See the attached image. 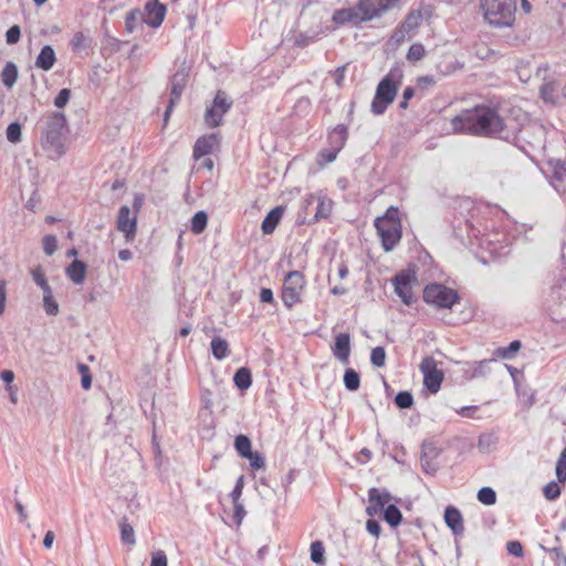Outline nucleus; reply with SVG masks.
<instances>
[{
    "label": "nucleus",
    "mask_w": 566,
    "mask_h": 566,
    "mask_svg": "<svg viewBox=\"0 0 566 566\" xmlns=\"http://www.w3.org/2000/svg\"><path fill=\"white\" fill-rule=\"evenodd\" d=\"M455 132L493 135L503 129V119L490 107L463 111L452 119Z\"/></svg>",
    "instance_id": "f257e3e1"
},
{
    "label": "nucleus",
    "mask_w": 566,
    "mask_h": 566,
    "mask_svg": "<svg viewBox=\"0 0 566 566\" xmlns=\"http://www.w3.org/2000/svg\"><path fill=\"white\" fill-rule=\"evenodd\" d=\"M402 76V69L397 66L392 67L389 73L380 81L371 103V111L374 114H382L387 106L394 102Z\"/></svg>",
    "instance_id": "f03ea898"
},
{
    "label": "nucleus",
    "mask_w": 566,
    "mask_h": 566,
    "mask_svg": "<svg viewBox=\"0 0 566 566\" xmlns=\"http://www.w3.org/2000/svg\"><path fill=\"white\" fill-rule=\"evenodd\" d=\"M66 133V118L64 114L54 112L49 115L43 129L42 145L56 156L65 153L64 140Z\"/></svg>",
    "instance_id": "7ed1b4c3"
},
{
    "label": "nucleus",
    "mask_w": 566,
    "mask_h": 566,
    "mask_svg": "<svg viewBox=\"0 0 566 566\" xmlns=\"http://www.w3.org/2000/svg\"><path fill=\"white\" fill-rule=\"evenodd\" d=\"M482 10L485 21L494 27H512L515 21L516 0H483Z\"/></svg>",
    "instance_id": "20e7f679"
},
{
    "label": "nucleus",
    "mask_w": 566,
    "mask_h": 566,
    "mask_svg": "<svg viewBox=\"0 0 566 566\" xmlns=\"http://www.w3.org/2000/svg\"><path fill=\"white\" fill-rule=\"evenodd\" d=\"M375 227L385 251H391L401 239V222L398 209L390 207L385 216L375 220Z\"/></svg>",
    "instance_id": "39448f33"
},
{
    "label": "nucleus",
    "mask_w": 566,
    "mask_h": 566,
    "mask_svg": "<svg viewBox=\"0 0 566 566\" xmlns=\"http://www.w3.org/2000/svg\"><path fill=\"white\" fill-rule=\"evenodd\" d=\"M423 300L437 308H451L459 301V296L454 290L436 283L424 287Z\"/></svg>",
    "instance_id": "423d86ee"
},
{
    "label": "nucleus",
    "mask_w": 566,
    "mask_h": 566,
    "mask_svg": "<svg viewBox=\"0 0 566 566\" xmlns=\"http://www.w3.org/2000/svg\"><path fill=\"white\" fill-rule=\"evenodd\" d=\"M230 101L223 91H218L212 105L205 113V122L209 127H217L221 124L223 115L230 109Z\"/></svg>",
    "instance_id": "0eeeda50"
},
{
    "label": "nucleus",
    "mask_w": 566,
    "mask_h": 566,
    "mask_svg": "<svg viewBox=\"0 0 566 566\" xmlns=\"http://www.w3.org/2000/svg\"><path fill=\"white\" fill-rule=\"evenodd\" d=\"M419 368L423 375L426 388L432 394L438 392L444 376L443 373L438 369L434 358L431 356L424 357Z\"/></svg>",
    "instance_id": "6e6552de"
},
{
    "label": "nucleus",
    "mask_w": 566,
    "mask_h": 566,
    "mask_svg": "<svg viewBox=\"0 0 566 566\" xmlns=\"http://www.w3.org/2000/svg\"><path fill=\"white\" fill-rule=\"evenodd\" d=\"M417 282V277L415 273L411 272H400L392 279V284L395 286V293L400 297V300L406 305H411L415 302L413 295V284Z\"/></svg>",
    "instance_id": "1a4fd4ad"
},
{
    "label": "nucleus",
    "mask_w": 566,
    "mask_h": 566,
    "mask_svg": "<svg viewBox=\"0 0 566 566\" xmlns=\"http://www.w3.org/2000/svg\"><path fill=\"white\" fill-rule=\"evenodd\" d=\"M305 281L301 272L293 271L285 275V306H292L302 301Z\"/></svg>",
    "instance_id": "9d476101"
},
{
    "label": "nucleus",
    "mask_w": 566,
    "mask_h": 566,
    "mask_svg": "<svg viewBox=\"0 0 566 566\" xmlns=\"http://www.w3.org/2000/svg\"><path fill=\"white\" fill-rule=\"evenodd\" d=\"M117 230L124 233L126 241L134 240L137 229V213L128 206H122L116 221Z\"/></svg>",
    "instance_id": "9b49d317"
},
{
    "label": "nucleus",
    "mask_w": 566,
    "mask_h": 566,
    "mask_svg": "<svg viewBox=\"0 0 566 566\" xmlns=\"http://www.w3.org/2000/svg\"><path fill=\"white\" fill-rule=\"evenodd\" d=\"M188 81V72L185 67L181 70H178L171 77L170 81V99L169 104L165 111V120H167L168 116L170 115L174 106L178 103L180 99V96L184 92V88Z\"/></svg>",
    "instance_id": "f8f14e48"
},
{
    "label": "nucleus",
    "mask_w": 566,
    "mask_h": 566,
    "mask_svg": "<svg viewBox=\"0 0 566 566\" xmlns=\"http://www.w3.org/2000/svg\"><path fill=\"white\" fill-rule=\"evenodd\" d=\"M398 0H360L358 8L363 19L369 21L389 10Z\"/></svg>",
    "instance_id": "ddd939ff"
},
{
    "label": "nucleus",
    "mask_w": 566,
    "mask_h": 566,
    "mask_svg": "<svg viewBox=\"0 0 566 566\" xmlns=\"http://www.w3.org/2000/svg\"><path fill=\"white\" fill-rule=\"evenodd\" d=\"M218 145V134L212 133L209 135L201 136L195 143L192 156L196 160H199L201 157L210 155Z\"/></svg>",
    "instance_id": "4468645a"
},
{
    "label": "nucleus",
    "mask_w": 566,
    "mask_h": 566,
    "mask_svg": "<svg viewBox=\"0 0 566 566\" xmlns=\"http://www.w3.org/2000/svg\"><path fill=\"white\" fill-rule=\"evenodd\" d=\"M305 208L308 209L312 205L316 203L314 219L315 221H319L322 219H326L332 210H333V201L328 199L326 196H311L306 199Z\"/></svg>",
    "instance_id": "2eb2a0df"
},
{
    "label": "nucleus",
    "mask_w": 566,
    "mask_h": 566,
    "mask_svg": "<svg viewBox=\"0 0 566 566\" xmlns=\"http://www.w3.org/2000/svg\"><path fill=\"white\" fill-rule=\"evenodd\" d=\"M334 356L343 364L349 363L350 355V336L347 333H340L335 337V343L332 347Z\"/></svg>",
    "instance_id": "dca6fc26"
},
{
    "label": "nucleus",
    "mask_w": 566,
    "mask_h": 566,
    "mask_svg": "<svg viewBox=\"0 0 566 566\" xmlns=\"http://www.w3.org/2000/svg\"><path fill=\"white\" fill-rule=\"evenodd\" d=\"M166 8L158 2H149L146 6L144 21L151 28H158L165 19Z\"/></svg>",
    "instance_id": "f3484780"
},
{
    "label": "nucleus",
    "mask_w": 566,
    "mask_h": 566,
    "mask_svg": "<svg viewBox=\"0 0 566 566\" xmlns=\"http://www.w3.org/2000/svg\"><path fill=\"white\" fill-rule=\"evenodd\" d=\"M444 522L455 536L464 533L463 517L458 509L448 506L444 511Z\"/></svg>",
    "instance_id": "a211bd4d"
},
{
    "label": "nucleus",
    "mask_w": 566,
    "mask_h": 566,
    "mask_svg": "<svg viewBox=\"0 0 566 566\" xmlns=\"http://www.w3.org/2000/svg\"><path fill=\"white\" fill-rule=\"evenodd\" d=\"M361 15L363 14L357 6L356 8H348L336 11L333 14V21L338 24L348 22L357 24L359 22L366 21Z\"/></svg>",
    "instance_id": "6ab92c4d"
},
{
    "label": "nucleus",
    "mask_w": 566,
    "mask_h": 566,
    "mask_svg": "<svg viewBox=\"0 0 566 566\" xmlns=\"http://www.w3.org/2000/svg\"><path fill=\"white\" fill-rule=\"evenodd\" d=\"M558 83L554 77H544V83L539 87L541 97L546 103L556 104L558 102Z\"/></svg>",
    "instance_id": "aec40b11"
},
{
    "label": "nucleus",
    "mask_w": 566,
    "mask_h": 566,
    "mask_svg": "<svg viewBox=\"0 0 566 566\" xmlns=\"http://www.w3.org/2000/svg\"><path fill=\"white\" fill-rule=\"evenodd\" d=\"M56 61L55 52L51 45H44L35 59V66L42 71H50Z\"/></svg>",
    "instance_id": "412c9836"
},
{
    "label": "nucleus",
    "mask_w": 566,
    "mask_h": 566,
    "mask_svg": "<svg viewBox=\"0 0 566 566\" xmlns=\"http://www.w3.org/2000/svg\"><path fill=\"white\" fill-rule=\"evenodd\" d=\"M87 266L83 261L74 260L66 268L67 277L75 284H82L86 276Z\"/></svg>",
    "instance_id": "4be33fe9"
},
{
    "label": "nucleus",
    "mask_w": 566,
    "mask_h": 566,
    "mask_svg": "<svg viewBox=\"0 0 566 566\" xmlns=\"http://www.w3.org/2000/svg\"><path fill=\"white\" fill-rule=\"evenodd\" d=\"M283 216V206H277L274 209H272L266 217L264 218L262 222V231L265 234H270L274 231L276 224L279 223L280 219Z\"/></svg>",
    "instance_id": "5701e85b"
},
{
    "label": "nucleus",
    "mask_w": 566,
    "mask_h": 566,
    "mask_svg": "<svg viewBox=\"0 0 566 566\" xmlns=\"http://www.w3.org/2000/svg\"><path fill=\"white\" fill-rule=\"evenodd\" d=\"M211 353L217 360H222L229 356V344L226 339L216 336L211 340Z\"/></svg>",
    "instance_id": "b1692460"
},
{
    "label": "nucleus",
    "mask_w": 566,
    "mask_h": 566,
    "mask_svg": "<svg viewBox=\"0 0 566 566\" xmlns=\"http://www.w3.org/2000/svg\"><path fill=\"white\" fill-rule=\"evenodd\" d=\"M18 67L13 62H7L2 72L1 81L7 88H12L18 80Z\"/></svg>",
    "instance_id": "393cba45"
},
{
    "label": "nucleus",
    "mask_w": 566,
    "mask_h": 566,
    "mask_svg": "<svg viewBox=\"0 0 566 566\" xmlns=\"http://www.w3.org/2000/svg\"><path fill=\"white\" fill-rule=\"evenodd\" d=\"M233 381L240 390H247L252 384L251 371L245 367L239 368L234 374Z\"/></svg>",
    "instance_id": "a878e982"
},
{
    "label": "nucleus",
    "mask_w": 566,
    "mask_h": 566,
    "mask_svg": "<svg viewBox=\"0 0 566 566\" xmlns=\"http://www.w3.org/2000/svg\"><path fill=\"white\" fill-rule=\"evenodd\" d=\"M120 528V541L127 545H135V532L133 526L127 522L126 517H123L119 522Z\"/></svg>",
    "instance_id": "bb28decb"
},
{
    "label": "nucleus",
    "mask_w": 566,
    "mask_h": 566,
    "mask_svg": "<svg viewBox=\"0 0 566 566\" xmlns=\"http://www.w3.org/2000/svg\"><path fill=\"white\" fill-rule=\"evenodd\" d=\"M234 449L241 458L249 457L252 451L250 438L245 434H238L234 439Z\"/></svg>",
    "instance_id": "cd10ccee"
},
{
    "label": "nucleus",
    "mask_w": 566,
    "mask_h": 566,
    "mask_svg": "<svg viewBox=\"0 0 566 566\" xmlns=\"http://www.w3.org/2000/svg\"><path fill=\"white\" fill-rule=\"evenodd\" d=\"M43 308L50 316H55L59 313V304L53 296L52 289L43 292Z\"/></svg>",
    "instance_id": "c85d7f7f"
},
{
    "label": "nucleus",
    "mask_w": 566,
    "mask_h": 566,
    "mask_svg": "<svg viewBox=\"0 0 566 566\" xmlns=\"http://www.w3.org/2000/svg\"><path fill=\"white\" fill-rule=\"evenodd\" d=\"M208 216L205 211H198L191 219V231L196 234H200L207 227Z\"/></svg>",
    "instance_id": "c756f323"
},
{
    "label": "nucleus",
    "mask_w": 566,
    "mask_h": 566,
    "mask_svg": "<svg viewBox=\"0 0 566 566\" xmlns=\"http://www.w3.org/2000/svg\"><path fill=\"white\" fill-rule=\"evenodd\" d=\"M384 518L389 525L397 526L400 524L402 515L396 505L390 504L385 510Z\"/></svg>",
    "instance_id": "7c9ffc66"
},
{
    "label": "nucleus",
    "mask_w": 566,
    "mask_h": 566,
    "mask_svg": "<svg viewBox=\"0 0 566 566\" xmlns=\"http://www.w3.org/2000/svg\"><path fill=\"white\" fill-rule=\"evenodd\" d=\"M344 384L348 390H357L360 386V378L358 373L352 368L346 369L344 374Z\"/></svg>",
    "instance_id": "2f4dec72"
},
{
    "label": "nucleus",
    "mask_w": 566,
    "mask_h": 566,
    "mask_svg": "<svg viewBox=\"0 0 566 566\" xmlns=\"http://www.w3.org/2000/svg\"><path fill=\"white\" fill-rule=\"evenodd\" d=\"M422 21V14L419 11H413L407 15L401 27L407 32H413L421 23Z\"/></svg>",
    "instance_id": "473e14b6"
},
{
    "label": "nucleus",
    "mask_w": 566,
    "mask_h": 566,
    "mask_svg": "<svg viewBox=\"0 0 566 566\" xmlns=\"http://www.w3.org/2000/svg\"><path fill=\"white\" fill-rule=\"evenodd\" d=\"M142 21H144V14L140 10L135 9L129 11L125 20L126 30L129 33L133 32Z\"/></svg>",
    "instance_id": "72a5a7b5"
},
{
    "label": "nucleus",
    "mask_w": 566,
    "mask_h": 566,
    "mask_svg": "<svg viewBox=\"0 0 566 566\" xmlns=\"http://www.w3.org/2000/svg\"><path fill=\"white\" fill-rule=\"evenodd\" d=\"M31 276L34 281V283L43 291H48V290H51V286L49 285L48 281H46V277H45V273H44V270L42 269V266H35L31 270Z\"/></svg>",
    "instance_id": "f704fd0d"
},
{
    "label": "nucleus",
    "mask_w": 566,
    "mask_h": 566,
    "mask_svg": "<svg viewBox=\"0 0 566 566\" xmlns=\"http://www.w3.org/2000/svg\"><path fill=\"white\" fill-rule=\"evenodd\" d=\"M331 139L333 144L336 145L337 150H339L347 139L346 127L344 125H338L331 134Z\"/></svg>",
    "instance_id": "c9c22d12"
},
{
    "label": "nucleus",
    "mask_w": 566,
    "mask_h": 566,
    "mask_svg": "<svg viewBox=\"0 0 566 566\" xmlns=\"http://www.w3.org/2000/svg\"><path fill=\"white\" fill-rule=\"evenodd\" d=\"M478 500L484 505H493L496 502V493L492 488L484 486L479 490Z\"/></svg>",
    "instance_id": "e433bc0d"
},
{
    "label": "nucleus",
    "mask_w": 566,
    "mask_h": 566,
    "mask_svg": "<svg viewBox=\"0 0 566 566\" xmlns=\"http://www.w3.org/2000/svg\"><path fill=\"white\" fill-rule=\"evenodd\" d=\"M324 553H325V548H324L322 542L316 541L311 544V559L315 564H318V565L324 564V562H325Z\"/></svg>",
    "instance_id": "4c0bfd02"
},
{
    "label": "nucleus",
    "mask_w": 566,
    "mask_h": 566,
    "mask_svg": "<svg viewBox=\"0 0 566 566\" xmlns=\"http://www.w3.org/2000/svg\"><path fill=\"white\" fill-rule=\"evenodd\" d=\"M426 50L421 43H413L407 53V60L411 63H416L424 57Z\"/></svg>",
    "instance_id": "58836bf2"
},
{
    "label": "nucleus",
    "mask_w": 566,
    "mask_h": 566,
    "mask_svg": "<svg viewBox=\"0 0 566 566\" xmlns=\"http://www.w3.org/2000/svg\"><path fill=\"white\" fill-rule=\"evenodd\" d=\"M493 360H481L476 363L469 375L470 378L485 377L490 373V364Z\"/></svg>",
    "instance_id": "ea45409f"
},
{
    "label": "nucleus",
    "mask_w": 566,
    "mask_h": 566,
    "mask_svg": "<svg viewBox=\"0 0 566 566\" xmlns=\"http://www.w3.org/2000/svg\"><path fill=\"white\" fill-rule=\"evenodd\" d=\"M369 501L380 502L384 507L390 501V494L387 491L371 488L368 492Z\"/></svg>",
    "instance_id": "a19ab883"
},
{
    "label": "nucleus",
    "mask_w": 566,
    "mask_h": 566,
    "mask_svg": "<svg viewBox=\"0 0 566 566\" xmlns=\"http://www.w3.org/2000/svg\"><path fill=\"white\" fill-rule=\"evenodd\" d=\"M71 45L76 51L85 50L90 46V39L84 33L77 32L74 34Z\"/></svg>",
    "instance_id": "79ce46f5"
},
{
    "label": "nucleus",
    "mask_w": 566,
    "mask_h": 566,
    "mask_svg": "<svg viewBox=\"0 0 566 566\" xmlns=\"http://www.w3.org/2000/svg\"><path fill=\"white\" fill-rule=\"evenodd\" d=\"M370 361L376 367H382L386 361V352L381 346L375 347L370 354Z\"/></svg>",
    "instance_id": "37998d69"
},
{
    "label": "nucleus",
    "mask_w": 566,
    "mask_h": 566,
    "mask_svg": "<svg viewBox=\"0 0 566 566\" xmlns=\"http://www.w3.org/2000/svg\"><path fill=\"white\" fill-rule=\"evenodd\" d=\"M556 476L559 482L566 481V448L562 451L556 463Z\"/></svg>",
    "instance_id": "c03bdc74"
},
{
    "label": "nucleus",
    "mask_w": 566,
    "mask_h": 566,
    "mask_svg": "<svg viewBox=\"0 0 566 566\" xmlns=\"http://www.w3.org/2000/svg\"><path fill=\"white\" fill-rule=\"evenodd\" d=\"M395 402L401 409L410 408L413 403V397L408 391H400L396 395Z\"/></svg>",
    "instance_id": "a18cd8bd"
},
{
    "label": "nucleus",
    "mask_w": 566,
    "mask_h": 566,
    "mask_svg": "<svg viewBox=\"0 0 566 566\" xmlns=\"http://www.w3.org/2000/svg\"><path fill=\"white\" fill-rule=\"evenodd\" d=\"M7 139L10 143H19L21 139V125L18 122L9 124L7 127Z\"/></svg>",
    "instance_id": "49530a36"
},
{
    "label": "nucleus",
    "mask_w": 566,
    "mask_h": 566,
    "mask_svg": "<svg viewBox=\"0 0 566 566\" xmlns=\"http://www.w3.org/2000/svg\"><path fill=\"white\" fill-rule=\"evenodd\" d=\"M243 458L249 460L252 470L258 471L265 467L264 457L259 452L251 451L249 457Z\"/></svg>",
    "instance_id": "de8ad7c7"
},
{
    "label": "nucleus",
    "mask_w": 566,
    "mask_h": 566,
    "mask_svg": "<svg viewBox=\"0 0 566 566\" xmlns=\"http://www.w3.org/2000/svg\"><path fill=\"white\" fill-rule=\"evenodd\" d=\"M521 348L520 340H513L507 347L499 348L496 354L502 358H511Z\"/></svg>",
    "instance_id": "09e8293b"
},
{
    "label": "nucleus",
    "mask_w": 566,
    "mask_h": 566,
    "mask_svg": "<svg viewBox=\"0 0 566 566\" xmlns=\"http://www.w3.org/2000/svg\"><path fill=\"white\" fill-rule=\"evenodd\" d=\"M43 250L46 255H52L57 250V240L53 234H46L43 238Z\"/></svg>",
    "instance_id": "8fccbe9b"
},
{
    "label": "nucleus",
    "mask_w": 566,
    "mask_h": 566,
    "mask_svg": "<svg viewBox=\"0 0 566 566\" xmlns=\"http://www.w3.org/2000/svg\"><path fill=\"white\" fill-rule=\"evenodd\" d=\"M543 493L547 500L553 501L559 496L560 488L555 481H552L544 486Z\"/></svg>",
    "instance_id": "3c124183"
},
{
    "label": "nucleus",
    "mask_w": 566,
    "mask_h": 566,
    "mask_svg": "<svg viewBox=\"0 0 566 566\" xmlns=\"http://www.w3.org/2000/svg\"><path fill=\"white\" fill-rule=\"evenodd\" d=\"M21 38V29L19 25H12L6 32V41L9 45L15 44Z\"/></svg>",
    "instance_id": "603ef678"
},
{
    "label": "nucleus",
    "mask_w": 566,
    "mask_h": 566,
    "mask_svg": "<svg viewBox=\"0 0 566 566\" xmlns=\"http://www.w3.org/2000/svg\"><path fill=\"white\" fill-rule=\"evenodd\" d=\"M71 98V91L69 88H62L56 97L54 98V105L57 108H63Z\"/></svg>",
    "instance_id": "864d4df0"
},
{
    "label": "nucleus",
    "mask_w": 566,
    "mask_h": 566,
    "mask_svg": "<svg viewBox=\"0 0 566 566\" xmlns=\"http://www.w3.org/2000/svg\"><path fill=\"white\" fill-rule=\"evenodd\" d=\"M150 566H168L167 556L164 551H157L153 554Z\"/></svg>",
    "instance_id": "5fc2aeb1"
},
{
    "label": "nucleus",
    "mask_w": 566,
    "mask_h": 566,
    "mask_svg": "<svg viewBox=\"0 0 566 566\" xmlns=\"http://www.w3.org/2000/svg\"><path fill=\"white\" fill-rule=\"evenodd\" d=\"M407 35H409V32H407L402 27H400L392 33L390 38V43H392L394 45H400L405 41Z\"/></svg>",
    "instance_id": "6e6d98bb"
},
{
    "label": "nucleus",
    "mask_w": 566,
    "mask_h": 566,
    "mask_svg": "<svg viewBox=\"0 0 566 566\" xmlns=\"http://www.w3.org/2000/svg\"><path fill=\"white\" fill-rule=\"evenodd\" d=\"M243 484H244V479L243 476L241 475L238 480H237V483L233 488V490L231 491L230 493V496L232 497V501L233 502H237L239 501L241 494H242V490H243Z\"/></svg>",
    "instance_id": "4d7b16f0"
},
{
    "label": "nucleus",
    "mask_w": 566,
    "mask_h": 566,
    "mask_svg": "<svg viewBox=\"0 0 566 566\" xmlns=\"http://www.w3.org/2000/svg\"><path fill=\"white\" fill-rule=\"evenodd\" d=\"M506 549L511 555L516 556V557H520L523 554V547H522L521 543L517 541L509 542L506 544Z\"/></svg>",
    "instance_id": "13d9d810"
},
{
    "label": "nucleus",
    "mask_w": 566,
    "mask_h": 566,
    "mask_svg": "<svg viewBox=\"0 0 566 566\" xmlns=\"http://www.w3.org/2000/svg\"><path fill=\"white\" fill-rule=\"evenodd\" d=\"M366 528L375 537H378L380 535L381 527H380L379 522L376 520L369 518L366 522Z\"/></svg>",
    "instance_id": "bf43d9fd"
},
{
    "label": "nucleus",
    "mask_w": 566,
    "mask_h": 566,
    "mask_svg": "<svg viewBox=\"0 0 566 566\" xmlns=\"http://www.w3.org/2000/svg\"><path fill=\"white\" fill-rule=\"evenodd\" d=\"M554 555V562L557 566H566V555L559 547H555L551 551Z\"/></svg>",
    "instance_id": "052dcab7"
},
{
    "label": "nucleus",
    "mask_w": 566,
    "mask_h": 566,
    "mask_svg": "<svg viewBox=\"0 0 566 566\" xmlns=\"http://www.w3.org/2000/svg\"><path fill=\"white\" fill-rule=\"evenodd\" d=\"M382 510L380 502L369 501V505L366 507L368 516H375Z\"/></svg>",
    "instance_id": "680f3d73"
},
{
    "label": "nucleus",
    "mask_w": 566,
    "mask_h": 566,
    "mask_svg": "<svg viewBox=\"0 0 566 566\" xmlns=\"http://www.w3.org/2000/svg\"><path fill=\"white\" fill-rule=\"evenodd\" d=\"M6 300H7V296H6V282L4 281H0V315H2L3 312H4Z\"/></svg>",
    "instance_id": "e2e57ef3"
},
{
    "label": "nucleus",
    "mask_w": 566,
    "mask_h": 566,
    "mask_svg": "<svg viewBox=\"0 0 566 566\" xmlns=\"http://www.w3.org/2000/svg\"><path fill=\"white\" fill-rule=\"evenodd\" d=\"M233 506H234V518L237 520L238 523H241V520L243 518V514H244L243 505L239 501H237V502H233Z\"/></svg>",
    "instance_id": "0e129e2a"
},
{
    "label": "nucleus",
    "mask_w": 566,
    "mask_h": 566,
    "mask_svg": "<svg viewBox=\"0 0 566 566\" xmlns=\"http://www.w3.org/2000/svg\"><path fill=\"white\" fill-rule=\"evenodd\" d=\"M260 300L263 303H271L273 301V293L270 289H262L260 292Z\"/></svg>",
    "instance_id": "69168bd1"
},
{
    "label": "nucleus",
    "mask_w": 566,
    "mask_h": 566,
    "mask_svg": "<svg viewBox=\"0 0 566 566\" xmlns=\"http://www.w3.org/2000/svg\"><path fill=\"white\" fill-rule=\"evenodd\" d=\"M55 535L52 531H48L43 538V546L45 548H51L54 542Z\"/></svg>",
    "instance_id": "338daca9"
},
{
    "label": "nucleus",
    "mask_w": 566,
    "mask_h": 566,
    "mask_svg": "<svg viewBox=\"0 0 566 566\" xmlns=\"http://www.w3.org/2000/svg\"><path fill=\"white\" fill-rule=\"evenodd\" d=\"M0 378L6 382L10 384L14 379V374L11 370H2L0 374Z\"/></svg>",
    "instance_id": "774afa93"
}]
</instances>
